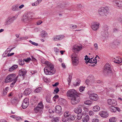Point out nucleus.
<instances>
[{"label":"nucleus","instance_id":"obj_22","mask_svg":"<svg viewBox=\"0 0 122 122\" xmlns=\"http://www.w3.org/2000/svg\"><path fill=\"white\" fill-rule=\"evenodd\" d=\"M26 72V71L25 69H22L19 71V75L24 76L25 75Z\"/></svg>","mask_w":122,"mask_h":122},{"label":"nucleus","instance_id":"obj_9","mask_svg":"<svg viewBox=\"0 0 122 122\" xmlns=\"http://www.w3.org/2000/svg\"><path fill=\"white\" fill-rule=\"evenodd\" d=\"M99 24L96 22H93L92 23L91 28L92 29L95 31H97L99 28Z\"/></svg>","mask_w":122,"mask_h":122},{"label":"nucleus","instance_id":"obj_51","mask_svg":"<svg viewBox=\"0 0 122 122\" xmlns=\"http://www.w3.org/2000/svg\"><path fill=\"white\" fill-rule=\"evenodd\" d=\"M85 88V86H81L79 87V91L80 92H81L84 90V89Z\"/></svg>","mask_w":122,"mask_h":122},{"label":"nucleus","instance_id":"obj_58","mask_svg":"<svg viewBox=\"0 0 122 122\" xmlns=\"http://www.w3.org/2000/svg\"><path fill=\"white\" fill-rule=\"evenodd\" d=\"M16 81V79H15V80H14V81H13V82H12L10 84V87H12L15 84Z\"/></svg>","mask_w":122,"mask_h":122},{"label":"nucleus","instance_id":"obj_64","mask_svg":"<svg viewBox=\"0 0 122 122\" xmlns=\"http://www.w3.org/2000/svg\"><path fill=\"white\" fill-rule=\"evenodd\" d=\"M42 22L40 20L36 22V24L38 25H39L41 24Z\"/></svg>","mask_w":122,"mask_h":122},{"label":"nucleus","instance_id":"obj_36","mask_svg":"<svg viewBox=\"0 0 122 122\" xmlns=\"http://www.w3.org/2000/svg\"><path fill=\"white\" fill-rule=\"evenodd\" d=\"M18 66L17 65H13L9 69V71L11 72L16 68Z\"/></svg>","mask_w":122,"mask_h":122},{"label":"nucleus","instance_id":"obj_61","mask_svg":"<svg viewBox=\"0 0 122 122\" xmlns=\"http://www.w3.org/2000/svg\"><path fill=\"white\" fill-rule=\"evenodd\" d=\"M99 121V119H93L92 120V122H98Z\"/></svg>","mask_w":122,"mask_h":122},{"label":"nucleus","instance_id":"obj_15","mask_svg":"<svg viewBox=\"0 0 122 122\" xmlns=\"http://www.w3.org/2000/svg\"><path fill=\"white\" fill-rule=\"evenodd\" d=\"M34 110L36 113H38L39 115H41L43 113V109L37 106L34 108Z\"/></svg>","mask_w":122,"mask_h":122},{"label":"nucleus","instance_id":"obj_26","mask_svg":"<svg viewBox=\"0 0 122 122\" xmlns=\"http://www.w3.org/2000/svg\"><path fill=\"white\" fill-rule=\"evenodd\" d=\"M88 78L90 80V83L92 85H94L95 82H94L95 78L94 76L92 75H91L89 76Z\"/></svg>","mask_w":122,"mask_h":122},{"label":"nucleus","instance_id":"obj_8","mask_svg":"<svg viewBox=\"0 0 122 122\" xmlns=\"http://www.w3.org/2000/svg\"><path fill=\"white\" fill-rule=\"evenodd\" d=\"M77 94V92L74 89L69 90L66 93L67 96L69 97H71Z\"/></svg>","mask_w":122,"mask_h":122},{"label":"nucleus","instance_id":"obj_60","mask_svg":"<svg viewBox=\"0 0 122 122\" xmlns=\"http://www.w3.org/2000/svg\"><path fill=\"white\" fill-rule=\"evenodd\" d=\"M59 91V89L57 88H56L54 90V93H57Z\"/></svg>","mask_w":122,"mask_h":122},{"label":"nucleus","instance_id":"obj_56","mask_svg":"<svg viewBox=\"0 0 122 122\" xmlns=\"http://www.w3.org/2000/svg\"><path fill=\"white\" fill-rule=\"evenodd\" d=\"M82 117V115L80 113L78 114L77 117V119L78 120H80L81 119Z\"/></svg>","mask_w":122,"mask_h":122},{"label":"nucleus","instance_id":"obj_50","mask_svg":"<svg viewBox=\"0 0 122 122\" xmlns=\"http://www.w3.org/2000/svg\"><path fill=\"white\" fill-rule=\"evenodd\" d=\"M43 79L44 81L46 82H48L50 81V79L47 77H44Z\"/></svg>","mask_w":122,"mask_h":122},{"label":"nucleus","instance_id":"obj_55","mask_svg":"<svg viewBox=\"0 0 122 122\" xmlns=\"http://www.w3.org/2000/svg\"><path fill=\"white\" fill-rule=\"evenodd\" d=\"M24 61L23 60V61L21 60L19 61V65L21 66H22L24 64Z\"/></svg>","mask_w":122,"mask_h":122},{"label":"nucleus","instance_id":"obj_35","mask_svg":"<svg viewBox=\"0 0 122 122\" xmlns=\"http://www.w3.org/2000/svg\"><path fill=\"white\" fill-rule=\"evenodd\" d=\"M62 121L64 122H66L69 121L68 117H65V116H63L62 117Z\"/></svg>","mask_w":122,"mask_h":122},{"label":"nucleus","instance_id":"obj_53","mask_svg":"<svg viewBox=\"0 0 122 122\" xmlns=\"http://www.w3.org/2000/svg\"><path fill=\"white\" fill-rule=\"evenodd\" d=\"M122 85H120V84H118L117 85H116L115 86V88H116V89L118 87H120L121 88V91H122Z\"/></svg>","mask_w":122,"mask_h":122},{"label":"nucleus","instance_id":"obj_21","mask_svg":"<svg viewBox=\"0 0 122 122\" xmlns=\"http://www.w3.org/2000/svg\"><path fill=\"white\" fill-rule=\"evenodd\" d=\"M97 56H98L97 55L96 57H95V58H91L90 59L89 63L93 64V65H91L92 66H94L95 64H96L97 63V61L96 58V57H97Z\"/></svg>","mask_w":122,"mask_h":122},{"label":"nucleus","instance_id":"obj_2","mask_svg":"<svg viewBox=\"0 0 122 122\" xmlns=\"http://www.w3.org/2000/svg\"><path fill=\"white\" fill-rule=\"evenodd\" d=\"M109 11V9L108 7H102L100 8L98 10L99 15L102 17H104L107 16Z\"/></svg>","mask_w":122,"mask_h":122},{"label":"nucleus","instance_id":"obj_4","mask_svg":"<svg viewBox=\"0 0 122 122\" xmlns=\"http://www.w3.org/2000/svg\"><path fill=\"white\" fill-rule=\"evenodd\" d=\"M18 16V15H16L15 16L12 17H8L6 19L5 22V25H9L13 22V21L16 19Z\"/></svg>","mask_w":122,"mask_h":122},{"label":"nucleus","instance_id":"obj_54","mask_svg":"<svg viewBox=\"0 0 122 122\" xmlns=\"http://www.w3.org/2000/svg\"><path fill=\"white\" fill-rule=\"evenodd\" d=\"M29 42L33 45H34V46H37L38 45V43L33 42L30 40L29 41Z\"/></svg>","mask_w":122,"mask_h":122},{"label":"nucleus","instance_id":"obj_41","mask_svg":"<svg viewBox=\"0 0 122 122\" xmlns=\"http://www.w3.org/2000/svg\"><path fill=\"white\" fill-rule=\"evenodd\" d=\"M84 104L87 105H91L92 104V102L90 100H86L84 102Z\"/></svg>","mask_w":122,"mask_h":122},{"label":"nucleus","instance_id":"obj_46","mask_svg":"<svg viewBox=\"0 0 122 122\" xmlns=\"http://www.w3.org/2000/svg\"><path fill=\"white\" fill-rule=\"evenodd\" d=\"M70 27L71 29H74L76 28L77 26L76 25L71 24L70 25Z\"/></svg>","mask_w":122,"mask_h":122},{"label":"nucleus","instance_id":"obj_43","mask_svg":"<svg viewBox=\"0 0 122 122\" xmlns=\"http://www.w3.org/2000/svg\"><path fill=\"white\" fill-rule=\"evenodd\" d=\"M37 106L42 109L44 107V106L42 102H40V103H38Z\"/></svg>","mask_w":122,"mask_h":122},{"label":"nucleus","instance_id":"obj_37","mask_svg":"<svg viewBox=\"0 0 122 122\" xmlns=\"http://www.w3.org/2000/svg\"><path fill=\"white\" fill-rule=\"evenodd\" d=\"M110 110L112 112H115L116 111V107L112 106L109 108Z\"/></svg>","mask_w":122,"mask_h":122},{"label":"nucleus","instance_id":"obj_57","mask_svg":"<svg viewBox=\"0 0 122 122\" xmlns=\"http://www.w3.org/2000/svg\"><path fill=\"white\" fill-rule=\"evenodd\" d=\"M88 114L91 116H93L94 115V113L92 111H90L89 112Z\"/></svg>","mask_w":122,"mask_h":122},{"label":"nucleus","instance_id":"obj_3","mask_svg":"<svg viewBox=\"0 0 122 122\" xmlns=\"http://www.w3.org/2000/svg\"><path fill=\"white\" fill-rule=\"evenodd\" d=\"M18 77V76H16L15 74H11L9 75L6 78L5 82V83H8L12 81H14V80L16 79V81Z\"/></svg>","mask_w":122,"mask_h":122},{"label":"nucleus","instance_id":"obj_13","mask_svg":"<svg viewBox=\"0 0 122 122\" xmlns=\"http://www.w3.org/2000/svg\"><path fill=\"white\" fill-rule=\"evenodd\" d=\"M107 103L109 105L115 106L117 105V101L113 99H108L107 100Z\"/></svg>","mask_w":122,"mask_h":122},{"label":"nucleus","instance_id":"obj_17","mask_svg":"<svg viewBox=\"0 0 122 122\" xmlns=\"http://www.w3.org/2000/svg\"><path fill=\"white\" fill-rule=\"evenodd\" d=\"M22 20L25 23H28L31 20V19L27 16H24L22 19Z\"/></svg>","mask_w":122,"mask_h":122},{"label":"nucleus","instance_id":"obj_52","mask_svg":"<svg viewBox=\"0 0 122 122\" xmlns=\"http://www.w3.org/2000/svg\"><path fill=\"white\" fill-rule=\"evenodd\" d=\"M54 51L56 54L59 52V50L57 47H55L54 48Z\"/></svg>","mask_w":122,"mask_h":122},{"label":"nucleus","instance_id":"obj_31","mask_svg":"<svg viewBox=\"0 0 122 122\" xmlns=\"http://www.w3.org/2000/svg\"><path fill=\"white\" fill-rule=\"evenodd\" d=\"M89 116L87 115L82 119V121L83 122H87L89 121Z\"/></svg>","mask_w":122,"mask_h":122},{"label":"nucleus","instance_id":"obj_59","mask_svg":"<svg viewBox=\"0 0 122 122\" xmlns=\"http://www.w3.org/2000/svg\"><path fill=\"white\" fill-rule=\"evenodd\" d=\"M83 109L85 112H87L89 111L88 108L85 107H83Z\"/></svg>","mask_w":122,"mask_h":122},{"label":"nucleus","instance_id":"obj_33","mask_svg":"<svg viewBox=\"0 0 122 122\" xmlns=\"http://www.w3.org/2000/svg\"><path fill=\"white\" fill-rule=\"evenodd\" d=\"M117 120V118L115 117H113L110 118L109 119L110 122H117L116 121Z\"/></svg>","mask_w":122,"mask_h":122},{"label":"nucleus","instance_id":"obj_49","mask_svg":"<svg viewBox=\"0 0 122 122\" xmlns=\"http://www.w3.org/2000/svg\"><path fill=\"white\" fill-rule=\"evenodd\" d=\"M59 118L58 117L54 118H53L52 121L54 122H58L59 121Z\"/></svg>","mask_w":122,"mask_h":122},{"label":"nucleus","instance_id":"obj_25","mask_svg":"<svg viewBox=\"0 0 122 122\" xmlns=\"http://www.w3.org/2000/svg\"><path fill=\"white\" fill-rule=\"evenodd\" d=\"M74 112L77 114L81 113L82 111L81 107H76L74 108Z\"/></svg>","mask_w":122,"mask_h":122},{"label":"nucleus","instance_id":"obj_47","mask_svg":"<svg viewBox=\"0 0 122 122\" xmlns=\"http://www.w3.org/2000/svg\"><path fill=\"white\" fill-rule=\"evenodd\" d=\"M31 60V58L30 57H28L25 59H23L24 61L27 62H29Z\"/></svg>","mask_w":122,"mask_h":122},{"label":"nucleus","instance_id":"obj_32","mask_svg":"<svg viewBox=\"0 0 122 122\" xmlns=\"http://www.w3.org/2000/svg\"><path fill=\"white\" fill-rule=\"evenodd\" d=\"M46 32L45 31H42L41 32V36L42 38H44L47 35Z\"/></svg>","mask_w":122,"mask_h":122},{"label":"nucleus","instance_id":"obj_27","mask_svg":"<svg viewBox=\"0 0 122 122\" xmlns=\"http://www.w3.org/2000/svg\"><path fill=\"white\" fill-rule=\"evenodd\" d=\"M81 81L80 79H77L73 83V85L74 86H79Z\"/></svg>","mask_w":122,"mask_h":122},{"label":"nucleus","instance_id":"obj_40","mask_svg":"<svg viewBox=\"0 0 122 122\" xmlns=\"http://www.w3.org/2000/svg\"><path fill=\"white\" fill-rule=\"evenodd\" d=\"M18 6L17 5H13L12 7V9L14 11H16L18 10Z\"/></svg>","mask_w":122,"mask_h":122},{"label":"nucleus","instance_id":"obj_6","mask_svg":"<svg viewBox=\"0 0 122 122\" xmlns=\"http://www.w3.org/2000/svg\"><path fill=\"white\" fill-rule=\"evenodd\" d=\"M71 98V104L73 105L76 104L80 101V97L77 95Z\"/></svg>","mask_w":122,"mask_h":122},{"label":"nucleus","instance_id":"obj_18","mask_svg":"<svg viewBox=\"0 0 122 122\" xmlns=\"http://www.w3.org/2000/svg\"><path fill=\"white\" fill-rule=\"evenodd\" d=\"M99 114L100 115L103 117L106 118L108 116V114L105 111H102L99 112Z\"/></svg>","mask_w":122,"mask_h":122},{"label":"nucleus","instance_id":"obj_23","mask_svg":"<svg viewBox=\"0 0 122 122\" xmlns=\"http://www.w3.org/2000/svg\"><path fill=\"white\" fill-rule=\"evenodd\" d=\"M55 111L57 113L59 114L61 111V108L59 105H57L55 107Z\"/></svg>","mask_w":122,"mask_h":122},{"label":"nucleus","instance_id":"obj_1","mask_svg":"<svg viewBox=\"0 0 122 122\" xmlns=\"http://www.w3.org/2000/svg\"><path fill=\"white\" fill-rule=\"evenodd\" d=\"M41 62L42 63L46 65L44 69L45 74L52 75L55 73L56 70L52 64L48 61H45L42 60H41Z\"/></svg>","mask_w":122,"mask_h":122},{"label":"nucleus","instance_id":"obj_19","mask_svg":"<svg viewBox=\"0 0 122 122\" xmlns=\"http://www.w3.org/2000/svg\"><path fill=\"white\" fill-rule=\"evenodd\" d=\"M113 60L114 62L117 63L119 64L122 62V59L120 57H117L114 58Z\"/></svg>","mask_w":122,"mask_h":122},{"label":"nucleus","instance_id":"obj_38","mask_svg":"<svg viewBox=\"0 0 122 122\" xmlns=\"http://www.w3.org/2000/svg\"><path fill=\"white\" fill-rule=\"evenodd\" d=\"M71 114L70 112L66 111L64 113L63 115L65 116V117H68Z\"/></svg>","mask_w":122,"mask_h":122},{"label":"nucleus","instance_id":"obj_11","mask_svg":"<svg viewBox=\"0 0 122 122\" xmlns=\"http://www.w3.org/2000/svg\"><path fill=\"white\" fill-rule=\"evenodd\" d=\"M29 100L28 98H25L22 104V107L23 109L26 108L29 105Z\"/></svg>","mask_w":122,"mask_h":122},{"label":"nucleus","instance_id":"obj_30","mask_svg":"<svg viewBox=\"0 0 122 122\" xmlns=\"http://www.w3.org/2000/svg\"><path fill=\"white\" fill-rule=\"evenodd\" d=\"M31 92L30 89L29 88H27L24 91V94L25 95H28Z\"/></svg>","mask_w":122,"mask_h":122},{"label":"nucleus","instance_id":"obj_20","mask_svg":"<svg viewBox=\"0 0 122 122\" xmlns=\"http://www.w3.org/2000/svg\"><path fill=\"white\" fill-rule=\"evenodd\" d=\"M115 90L112 88L109 91H107V94L108 96L111 97L112 98H114V96L112 94V92H114L115 91Z\"/></svg>","mask_w":122,"mask_h":122},{"label":"nucleus","instance_id":"obj_34","mask_svg":"<svg viewBox=\"0 0 122 122\" xmlns=\"http://www.w3.org/2000/svg\"><path fill=\"white\" fill-rule=\"evenodd\" d=\"M76 116L74 115H70L68 117L69 120L73 121L75 118Z\"/></svg>","mask_w":122,"mask_h":122},{"label":"nucleus","instance_id":"obj_42","mask_svg":"<svg viewBox=\"0 0 122 122\" xmlns=\"http://www.w3.org/2000/svg\"><path fill=\"white\" fill-rule=\"evenodd\" d=\"M41 87H38L35 90V92L37 93L41 91Z\"/></svg>","mask_w":122,"mask_h":122},{"label":"nucleus","instance_id":"obj_24","mask_svg":"<svg viewBox=\"0 0 122 122\" xmlns=\"http://www.w3.org/2000/svg\"><path fill=\"white\" fill-rule=\"evenodd\" d=\"M113 2L115 3L119 8H121L122 7V1L116 0L113 1Z\"/></svg>","mask_w":122,"mask_h":122},{"label":"nucleus","instance_id":"obj_5","mask_svg":"<svg viewBox=\"0 0 122 122\" xmlns=\"http://www.w3.org/2000/svg\"><path fill=\"white\" fill-rule=\"evenodd\" d=\"M72 63L74 66H76L79 63V58L77 55L75 53L73 54L71 56Z\"/></svg>","mask_w":122,"mask_h":122},{"label":"nucleus","instance_id":"obj_39","mask_svg":"<svg viewBox=\"0 0 122 122\" xmlns=\"http://www.w3.org/2000/svg\"><path fill=\"white\" fill-rule=\"evenodd\" d=\"M51 96L50 95L49 96H47L46 97V102H48L49 103H50L51 102V100L50 99Z\"/></svg>","mask_w":122,"mask_h":122},{"label":"nucleus","instance_id":"obj_63","mask_svg":"<svg viewBox=\"0 0 122 122\" xmlns=\"http://www.w3.org/2000/svg\"><path fill=\"white\" fill-rule=\"evenodd\" d=\"M85 82L87 85H88L90 83V81L89 79H87L86 80Z\"/></svg>","mask_w":122,"mask_h":122},{"label":"nucleus","instance_id":"obj_62","mask_svg":"<svg viewBox=\"0 0 122 122\" xmlns=\"http://www.w3.org/2000/svg\"><path fill=\"white\" fill-rule=\"evenodd\" d=\"M59 97V96L58 95H56L55 96L53 97V99L55 101L56 100H55V99H56L58 98Z\"/></svg>","mask_w":122,"mask_h":122},{"label":"nucleus","instance_id":"obj_29","mask_svg":"<svg viewBox=\"0 0 122 122\" xmlns=\"http://www.w3.org/2000/svg\"><path fill=\"white\" fill-rule=\"evenodd\" d=\"M100 108L98 105L94 106L93 108V110L95 112H98L100 110Z\"/></svg>","mask_w":122,"mask_h":122},{"label":"nucleus","instance_id":"obj_44","mask_svg":"<svg viewBox=\"0 0 122 122\" xmlns=\"http://www.w3.org/2000/svg\"><path fill=\"white\" fill-rule=\"evenodd\" d=\"M71 75H69V77L67 78V81L68 82V84L69 85H70V83L71 81Z\"/></svg>","mask_w":122,"mask_h":122},{"label":"nucleus","instance_id":"obj_28","mask_svg":"<svg viewBox=\"0 0 122 122\" xmlns=\"http://www.w3.org/2000/svg\"><path fill=\"white\" fill-rule=\"evenodd\" d=\"M42 0H37L35 2L32 4V5L33 6H35L38 5L42 1Z\"/></svg>","mask_w":122,"mask_h":122},{"label":"nucleus","instance_id":"obj_14","mask_svg":"<svg viewBox=\"0 0 122 122\" xmlns=\"http://www.w3.org/2000/svg\"><path fill=\"white\" fill-rule=\"evenodd\" d=\"M104 30L101 32V35L102 36V37H105L107 36H108V33L107 31L108 28L107 27H105L104 28Z\"/></svg>","mask_w":122,"mask_h":122},{"label":"nucleus","instance_id":"obj_48","mask_svg":"<svg viewBox=\"0 0 122 122\" xmlns=\"http://www.w3.org/2000/svg\"><path fill=\"white\" fill-rule=\"evenodd\" d=\"M93 45L95 50L96 51L97 50L98 48V47L97 44V43H95Z\"/></svg>","mask_w":122,"mask_h":122},{"label":"nucleus","instance_id":"obj_45","mask_svg":"<svg viewBox=\"0 0 122 122\" xmlns=\"http://www.w3.org/2000/svg\"><path fill=\"white\" fill-rule=\"evenodd\" d=\"M85 57V59L86 61V63L87 64L88 63H89L90 59L89 58V57H88L87 55H86Z\"/></svg>","mask_w":122,"mask_h":122},{"label":"nucleus","instance_id":"obj_10","mask_svg":"<svg viewBox=\"0 0 122 122\" xmlns=\"http://www.w3.org/2000/svg\"><path fill=\"white\" fill-rule=\"evenodd\" d=\"M65 36L63 35H56L53 37L52 38V40L55 41H57L62 39Z\"/></svg>","mask_w":122,"mask_h":122},{"label":"nucleus","instance_id":"obj_16","mask_svg":"<svg viewBox=\"0 0 122 122\" xmlns=\"http://www.w3.org/2000/svg\"><path fill=\"white\" fill-rule=\"evenodd\" d=\"M82 47L81 46H78L75 45L73 46L72 50L74 52L79 51L81 49Z\"/></svg>","mask_w":122,"mask_h":122},{"label":"nucleus","instance_id":"obj_12","mask_svg":"<svg viewBox=\"0 0 122 122\" xmlns=\"http://www.w3.org/2000/svg\"><path fill=\"white\" fill-rule=\"evenodd\" d=\"M89 97L91 100L93 101H97L98 99V97L96 94L92 93L90 94Z\"/></svg>","mask_w":122,"mask_h":122},{"label":"nucleus","instance_id":"obj_7","mask_svg":"<svg viewBox=\"0 0 122 122\" xmlns=\"http://www.w3.org/2000/svg\"><path fill=\"white\" fill-rule=\"evenodd\" d=\"M103 71L105 73H112V71L110 65L108 63H106L104 66L103 68Z\"/></svg>","mask_w":122,"mask_h":122}]
</instances>
